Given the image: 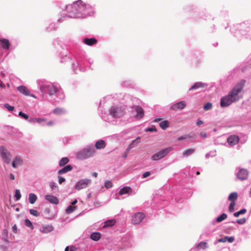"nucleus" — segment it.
I'll return each mask as SVG.
<instances>
[{
    "mask_svg": "<svg viewBox=\"0 0 251 251\" xmlns=\"http://www.w3.org/2000/svg\"><path fill=\"white\" fill-rule=\"evenodd\" d=\"M246 81L245 80H241L238 83L234 88L229 93L228 95L234 100V101H237L239 98L238 94L243 89Z\"/></svg>",
    "mask_w": 251,
    "mask_h": 251,
    "instance_id": "1",
    "label": "nucleus"
},
{
    "mask_svg": "<svg viewBox=\"0 0 251 251\" xmlns=\"http://www.w3.org/2000/svg\"><path fill=\"white\" fill-rule=\"evenodd\" d=\"M125 108L122 106H112L109 109L110 115L115 118H119L125 115Z\"/></svg>",
    "mask_w": 251,
    "mask_h": 251,
    "instance_id": "2",
    "label": "nucleus"
},
{
    "mask_svg": "<svg viewBox=\"0 0 251 251\" xmlns=\"http://www.w3.org/2000/svg\"><path fill=\"white\" fill-rule=\"evenodd\" d=\"M95 153V150L93 147H90L79 152L77 157L79 159H85L92 156Z\"/></svg>",
    "mask_w": 251,
    "mask_h": 251,
    "instance_id": "3",
    "label": "nucleus"
},
{
    "mask_svg": "<svg viewBox=\"0 0 251 251\" xmlns=\"http://www.w3.org/2000/svg\"><path fill=\"white\" fill-rule=\"evenodd\" d=\"M0 156L6 163L9 164L10 163L11 153L3 146L0 147Z\"/></svg>",
    "mask_w": 251,
    "mask_h": 251,
    "instance_id": "4",
    "label": "nucleus"
},
{
    "mask_svg": "<svg viewBox=\"0 0 251 251\" xmlns=\"http://www.w3.org/2000/svg\"><path fill=\"white\" fill-rule=\"evenodd\" d=\"M172 150L173 148L172 147L164 149L153 154L151 156V159L152 160H158L166 156Z\"/></svg>",
    "mask_w": 251,
    "mask_h": 251,
    "instance_id": "5",
    "label": "nucleus"
},
{
    "mask_svg": "<svg viewBox=\"0 0 251 251\" xmlns=\"http://www.w3.org/2000/svg\"><path fill=\"white\" fill-rule=\"evenodd\" d=\"M40 89L43 93L48 91L50 96L55 94L57 92L56 87L53 85H42Z\"/></svg>",
    "mask_w": 251,
    "mask_h": 251,
    "instance_id": "6",
    "label": "nucleus"
},
{
    "mask_svg": "<svg viewBox=\"0 0 251 251\" xmlns=\"http://www.w3.org/2000/svg\"><path fill=\"white\" fill-rule=\"evenodd\" d=\"M91 182L89 179H83L78 181L75 186V189L80 190L85 188Z\"/></svg>",
    "mask_w": 251,
    "mask_h": 251,
    "instance_id": "7",
    "label": "nucleus"
},
{
    "mask_svg": "<svg viewBox=\"0 0 251 251\" xmlns=\"http://www.w3.org/2000/svg\"><path fill=\"white\" fill-rule=\"evenodd\" d=\"M145 215L142 212L135 213L132 219V223L136 225L140 223L145 218Z\"/></svg>",
    "mask_w": 251,
    "mask_h": 251,
    "instance_id": "8",
    "label": "nucleus"
},
{
    "mask_svg": "<svg viewBox=\"0 0 251 251\" xmlns=\"http://www.w3.org/2000/svg\"><path fill=\"white\" fill-rule=\"evenodd\" d=\"M233 102H234V100L228 95L221 99L220 104L222 107H227Z\"/></svg>",
    "mask_w": 251,
    "mask_h": 251,
    "instance_id": "9",
    "label": "nucleus"
},
{
    "mask_svg": "<svg viewBox=\"0 0 251 251\" xmlns=\"http://www.w3.org/2000/svg\"><path fill=\"white\" fill-rule=\"evenodd\" d=\"M239 137L236 135H232L228 137L227 142L230 146H233L239 141Z\"/></svg>",
    "mask_w": 251,
    "mask_h": 251,
    "instance_id": "10",
    "label": "nucleus"
},
{
    "mask_svg": "<svg viewBox=\"0 0 251 251\" xmlns=\"http://www.w3.org/2000/svg\"><path fill=\"white\" fill-rule=\"evenodd\" d=\"M17 90L22 94L26 96H31L36 98L34 95L31 94L29 90L25 86H20L17 87Z\"/></svg>",
    "mask_w": 251,
    "mask_h": 251,
    "instance_id": "11",
    "label": "nucleus"
},
{
    "mask_svg": "<svg viewBox=\"0 0 251 251\" xmlns=\"http://www.w3.org/2000/svg\"><path fill=\"white\" fill-rule=\"evenodd\" d=\"M186 104L185 101H181L172 105L171 109L173 110L177 111L184 109L186 107Z\"/></svg>",
    "mask_w": 251,
    "mask_h": 251,
    "instance_id": "12",
    "label": "nucleus"
},
{
    "mask_svg": "<svg viewBox=\"0 0 251 251\" xmlns=\"http://www.w3.org/2000/svg\"><path fill=\"white\" fill-rule=\"evenodd\" d=\"M248 175L249 173L247 170L241 169L237 173V176L238 178L240 180H244L248 178Z\"/></svg>",
    "mask_w": 251,
    "mask_h": 251,
    "instance_id": "13",
    "label": "nucleus"
},
{
    "mask_svg": "<svg viewBox=\"0 0 251 251\" xmlns=\"http://www.w3.org/2000/svg\"><path fill=\"white\" fill-rule=\"evenodd\" d=\"M132 109H135L137 114L135 117L137 119H140L144 116V111L143 109L140 106H133L132 107Z\"/></svg>",
    "mask_w": 251,
    "mask_h": 251,
    "instance_id": "14",
    "label": "nucleus"
},
{
    "mask_svg": "<svg viewBox=\"0 0 251 251\" xmlns=\"http://www.w3.org/2000/svg\"><path fill=\"white\" fill-rule=\"evenodd\" d=\"M45 199L46 201L52 204H57L59 203L58 199L55 196L52 195H47L45 196Z\"/></svg>",
    "mask_w": 251,
    "mask_h": 251,
    "instance_id": "15",
    "label": "nucleus"
},
{
    "mask_svg": "<svg viewBox=\"0 0 251 251\" xmlns=\"http://www.w3.org/2000/svg\"><path fill=\"white\" fill-rule=\"evenodd\" d=\"M207 86L206 83L201 82H197L195 83L192 87L189 89V91L197 90L199 88H204Z\"/></svg>",
    "mask_w": 251,
    "mask_h": 251,
    "instance_id": "16",
    "label": "nucleus"
},
{
    "mask_svg": "<svg viewBox=\"0 0 251 251\" xmlns=\"http://www.w3.org/2000/svg\"><path fill=\"white\" fill-rule=\"evenodd\" d=\"M22 159L19 156H17L15 157L12 165L13 168H17L18 166L21 165L23 164Z\"/></svg>",
    "mask_w": 251,
    "mask_h": 251,
    "instance_id": "17",
    "label": "nucleus"
},
{
    "mask_svg": "<svg viewBox=\"0 0 251 251\" xmlns=\"http://www.w3.org/2000/svg\"><path fill=\"white\" fill-rule=\"evenodd\" d=\"M0 44L3 49L8 50L10 47L9 40L6 39H0Z\"/></svg>",
    "mask_w": 251,
    "mask_h": 251,
    "instance_id": "18",
    "label": "nucleus"
},
{
    "mask_svg": "<svg viewBox=\"0 0 251 251\" xmlns=\"http://www.w3.org/2000/svg\"><path fill=\"white\" fill-rule=\"evenodd\" d=\"M140 142V137H138L135 140H133L132 142L129 144V145L127 147V151H130V150L134 147L136 145L139 144Z\"/></svg>",
    "mask_w": 251,
    "mask_h": 251,
    "instance_id": "19",
    "label": "nucleus"
},
{
    "mask_svg": "<svg viewBox=\"0 0 251 251\" xmlns=\"http://www.w3.org/2000/svg\"><path fill=\"white\" fill-rule=\"evenodd\" d=\"M53 230V227L51 226L47 225L43 226L40 229V231L43 233H47Z\"/></svg>",
    "mask_w": 251,
    "mask_h": 251,
    "instance_id": "20",
    "label": "nucleus"
},
{
    "mask_svg": "<svg viewBox=\"0 0 251 251\" xmlns=\"http://www.w3.org/2000/svg\"><path fill=\"white\" fill-rule=\"evenodd\" d=\"M106 146V144L104 141L100 140L96 142L95 144V147L97 149H104Z\"/></svg>",
    "mask_w": 251,
    "mask_h": 251,
    "instance_id": "21",
    "label": "nucleus"
},
{
    "mask_svg": "<svg viewBox=\"0 0 251 251\" xmlns=\"http://www.w3.org/2000/svg\"><path fill=\"white\" fill-rule=\"evenodd\" d=\"M72 169H73L72 166L70 165H67L65 167H64L62 169L59 170L58 172V174H65V173H66L68 172L72 171Z\"/></svg>",
    "mask_w": 251,
    "mask_h": 251,
    "instance_id": "22",
    "label": "nucleus"
},
{
    "mask_svg": "<svg viewBox=\"0 0 251 251\" xmlns=\"http://www.w3.org/2000/svg\"><path fill=\"white\" fill-rule=\"evenodd\" d=\"M84 43L89 46L93 45L97 43V40L95 38L86 39Z\"/></svg>",
    "mask_w": 251,
    "mask_h": 251,
    "instance_id": "23",
    "label": "nucleus"
},
{
    "mask_svg": "<svg viewBox=\"0 0 251 251\" xmlns=\"http://www.w3.org/2000/svg\"><path fill=\"white\" fill-rule=\"evenodd\" d=\"M100 237L101 234L99 232H94L91 235V238L94 241H97Z\"/></svg>",
    "mask_w": 251,
    "mask_h": 251,
    "instance_id": "24",
    "label": "nucleus"
},
{
    "mask_svg": "<svg viewBox=\"0 0 251 251\" xmlns=\"http://www.w3.org/2000/svg\"><path fill=\"white\" fill-rule=\"evenodd\" d=\"M238 195L236 192L231 193L228 196V200L230 201L231 202L235 201L237 199Z\"/></svg>",
    "mask_w": 251,
    "mask_h": 251,
    "instance_id": "25",
    "label": "nucleus"
},
{
    "mask_svg": "<svg viewBox=\"0 0 251 251\" xmlns=\"http://www.w3.org/2000/svg\"><path fill=\"white\" fill-rule=\"evenodd\" d=\"M37 199V196L33 193L29 194V201L31 204H34Z\"/></svg>",
    "mask_w": 251,
    "mask_h": 251,
    "instance_id": "26",
    "label": "nucleus"
},
{
    "mask_svg": "<svg viewBox=\"0 0 251 251\" xmlns=\"http://www.w3.org/2000/svg\"><path fill=\"white\" fill-rule=\"evenodd\" d=\"M195 152V150L193 149H188L186 150H185L183 153V156L184 157H187L189 156V155Z\"/></svg>",
    "mask_w": 251,
    "mask_h": 251,
    "instance_id": "27",
    "label": "nucleus"
},
{
    "mask_svg": "<svg viewBox=\"0 0 251 251\" xmlns=\"http://www.w3.org/2000/svg\"><path fill=\"white\" fill-rule=\"evenodd\" d=\"M116 223V221L114 220H108L104 222L103 227L105 228L109 226H114Z\"/></svg>",
    "mask_w": 251,
    "mask_h": 251,
    "instance_id": "28",
    "label": "nucleus"
},
{
    "mask_svg": "<svg viewBox=\"0 0 251 251\" xmlns=\"http://www.w3.org/2000/svg\"><path fill=\"white\" fill-rule=\"evenodd\" d=\"M159 126L162 129L164 130L169 126V123L167 120L163 121L160 123Z\"/></svg>",
    "mask_w": 251,
    "mask_h": 251,
    "instance_id": "29",
    "label": "nucleus"
},
{
    "mask_svg": "<svg viewBox=\"0 0 251 251\" xmlns=\"http://www.w3.org/2000/svg\"><path fill=\"white\" fill-rule=\"evenodd\" d=\"M131 188L129 187H124L120 190L119 191V195H123L124 194H127L130 191H131Z\"/></svg>",
    "mask_w": 251,
    "mask_h": 251,
    "instance_id": "30",
    "label": "nucleus"
},
{
    "mask_svg": "<svg viewBox=\"0 0 251 251\" xmlns=\"http://www.w3.org/2000/svg\"><path fill=\"white\" fill-rule=\"evenodd\" d=\"M53 113L56 115H61L65 113V110L63 108L57 107L54 109Z\"/></svg>",
    "mask_w": 251,
    "mask_h": 251,
    "instance_id": "31",
    "label": "nucleus"
},
{
    "mask_svg": "<svg viewBox=\"0 0 251 251\" xmlns=\"http://www.w3.org/2000/svg\"><path fill=\"white\" fill-rule=\"evenodd\" d=\"M207 243L205 242H201L199 243L197 246L196 247V249H205L207 248Z\"/></svg>",
    "mask_w": 251,
    "mask_h": 251,
    "instance_id": "32",
    "label": "nucleus"
},
{
    "mask_svg": "<svg viewBox=\"0 0 251 251\" xmlns=\"http://www.w3.org/2000/svg\"><path fill=\"white\" fill-rule=\"evenodd\" d=\"M69 161L68 157H63L59 161V165L60 166H63L67 164Z\"/></svg>",
    "mask_w": 251,
    "mask_h": 251,
    "instance_id": "33",
    "label": "nucleus"
},
{
    "mask_svg": "<svg viewBox=\"0 0 251 251\" xmlns=\"http://www.w3.org/2000/svg\"><path fill=\"white\" fill-rule=\"evenodd\" d=\"M227 218V215L225 213H223L219 216L216 219V222L217 223H220Z\"/></svg>",
    "mask_w": 251,
    "mask_h": 251,
    "instance_id": "34",
    "label": "nucleus"
},
{
    "mask_svg": "<svg viewBox=\"0 0 251 251\" xmlns=\"http://www.w3.org/2000/svg\"><path fill=\"white\" fill-rule=\"evenodd\" d=\"M77 207L75 206H72L70 205L66 210V212L67 214H70L73 212L74 211L76 210Z\"/></svg>",
    "mask_w": 251,
    "mask_h": 251,
    "instance_id": "35",
    "label": "nucleus"
},
{
    "mask_svg": "<svg viewBox=\"0 0 251 251\" xmlns=\"http://www.w3.org/2000/svg\"><path fill=\"white\" fill-rule=\"evenodd\" d=\"M25 224L26 226L30 227L31 229L34 228L32 222L28 219L25 220Z\"/></svg>",
    "mask_w": 251,
    "mask_h": 251,
    "instance_id": "36",
    "label": "nucleus"
},
{
    "mask_svg": "<svg viewBox=\"0 0 251 251\" xmlns=\"http://www.w3.org/2000/svg\"><path fill=\"white\" fill-rule=\"evenodd\" d=\"M29 213L30 214L35 216L39 217L40 216V213L38 212L37 210H34L33 209H31L29 210Z\"/></svg>",
    "mask_w": 251,
    "mask_h": 251,
    "instance_id": "37",
    "label": "nucleus"
},
{
    "mask_svg": "<svg viewBox=\"0 0 251 251\" xmlns=\"http://www.w3.org/2000/svg\"><path fill=\"white\" fill-rule=\"evenodd\" d=\"M235 205V201L231 202L230 203L228 210L230 212H232L234 210V206Z\"/></svg>",
    "mask_w": 251,
    "mask_h": 251,
    "instance_id": "38",
    "label": "nucleus"
},
{
    "mask_svg": "<svg viewBox=\"0 0 251 251\" xmlns=\"http://www.w3.org/2000/svg\"><path fill=\"white\" fill-rule=\"evenodd\" d=\"M14 196L16 198L17 201H18L20 199L21 195L19 190H16L15 191V194Z\"/></svg>",
    "mask_w": 251,
    "mask_h": 251,
    "instance_id": "39",
    "label": "nucleus"
},
{
    "mask_svg": "<svg viewBox=\"0 0 251 251\" xmlns=\"http://www.w3.org/2000/svg\"><path fill=\"white\" fill-rule=\"evenodd\" d=\"M104 185L106 188L108 189L112 186V183L110 180H107L105 181Z\"/></svg>",
    "mask_w": 251,
    "mask_h": 251,
    "instance_id": "40",
    "label": "nucleus"
},
{
    "mask_svg": "<svg viewBox=\"0 0 251 251\" xmlns=\"http://www.w3.org/2000/svg\"><path fill=\"white\" fill-rule=\"evenodd\" d=\"M212 107V104L210 102H208L204 105V109L205 110H210Z\"/></svg>",
    "mask_w": 251,
    "mask_h": 251,
    "instance_id": "41",
    "label": "nucleus"
},
{
    "mask_svg": "<svg viewBox=\"0 0 251 251\" xmlns=\"http://www.w3.org/2000/svg\"><path fill=\"white\" fill-rule=\"evenodd\" d=\"M5 108H6L8 111H12L14 109V107L13 106L10 105L8 103H6L4 105Z\"/></svg>",
    "mask_w": 251,
    "mask_h": 251,
    "instance_id": "42",
    "label": "nucleus"
},
{
    "mask_svg": "<svg viewBox=\"0 0 251 251\" xmlns=\"http://www.w3.org/2000/svg\"><path fill=\"white\" fill-rule=\"evenodd\" d=\"M19 115L21 117H22V118H24L25 119V120H27L28 118V116L25 113H24L23 112H22V111H20L19 113Z\"/></svg>",
    "mask_w": 251,
    "mask_h": 251,
    "instance_id": "43",
    "label": "nucleus"
},
{
    "mask_svg": "<svg viewBox=\"0 0 251 251\" xmlns=\"http://www.w3.org/2000/svg\"><path fill=\"white\" fill-rule=\"evenodd\" d=\"M246 221V219L244 218L238 219L237 220V223L239 224L242 225V224H244V223H245Z\"/></svg>",
    "mask_w": 251,
    "mask_h": 251,
    "instance_id": "44",
    "label": "nucleus"
},
{
    "mask_svg": "<svg viewBox=\"0 0 251 251\" xmlns=\"http://www.w3.org/2000/svg\"><path fill=\"white\" fill-rule=\"evenodd\" d=\"M157 131V130L155 126H152L151 127L146 128L145 129V131H146V132H148V131L152 132V131Z\"/></svg>",
    "mask_w": 251,
    "mask_h": 251,
    "instance_id": "45",
    "label": "nucleus"
},
{
    "mask_svg": "<svg viewBox=\"0 0 251 251\" xmlns=\"http://www.w3.org/2000/svg\"><path fill=\"white\" fill-rule=\"evenodd\" d=\"M225 239H226V241H227L230 243L233 242L234 240V238L233 237L226 236Z\"/></svg>",
    "mask_w": 251,
    "mask_h": 251,
    "instance_id": "46",
    "label": "nucleus"
},
{
    "mask_svg": "<svg viewBox=\"0 0 251 251\" xmlns=\"http://www.w3.org/2000/svg\"><path fill=\"white\" fill-rule=\"evenodd\" d=\"M190 136L188 135H184V136H181L180 137H179V138H178L177 140L178 141H181V140H184V139H186L188 138H189Z\"/></svg>",
    "mask_w": 251,
    "mask_h": 251,
    "instance_id": "47",
    "label": "nucleus"
},
{
    "mask_svg": "<svg viewBox=\"0 0 251 251\" xmlns=\"http://www.w3.org/2000/svg\"><path fill=\"white\" fill-rule=\"evenodd\" d=\"M65 181V179L61 176H58V182L59 184H62Z\"/></svg>",
    "mask_w": 251,
    "mask_h": 251,
    "instance_id": "48",
    "label": "nucleus"
},
{
    "mask_svg": "<svg viewBox=\"0 0 251 251\" xmlns=\"http://www.w3.org/2000/svg\"><path fill=\"white\" fill-rule=\"evenodd\" d=\"M151 175V173L150 172H145V173L143 174V178H146L147 177H148L149 176H150Z\"/></svg>",
    "mask_w": 251,
    "mask_h": 251,
    "instance_id": "49",
    "label": "nucleus"
},
{
    "mask_svg": "<svg viewBox=\"0 0 251 251\" xmlns=\"http://www.w3.org/2000/svg\"><path fill=\"white\" fill-rule=\"evenodd\" d=\"M35 121L38 123H41L42 122H46V120L44 119H42V118H38V119H35Z\"/></svg>",
    "mask_w": 251,
    "mask_h": 251,
    "instance_id": "50",
    "label": "nucleus"
},
{
    "mask_svg": "<svg viewBox=\"0 0 251 251\" xmlns=\"http://www.w3.org/2000/svg\"><path fill=\"white\" fill-rule=\"evenodd\" d=\"M129 151H127V148L126 151L125 152V153L123 154V157L124 158H126L127 157Z\"/></svg>",
    "mask_w": 251,
    "mask_h": 251,
    "instance_id": "51",
    "label": "nucleus"
},
{
    "mask_svg": "<svg viewBox=\"0 0 251 251\" xmlns=\"http://www.w3.org/2000/svg\"><path fill=\"white\" fill-rule=\"evenodd\" d=\"M246 211H247V210L246 209H241L240 211H238V212L239 213V215H241V214H245L246 212Z\"/></svg>",
    "mask_w": 251,
    "mask_h": 251,
    "instance_id": "52",
    "label": "nucleus"
},
{
    "mask_svg": "<svg viewBox=\"0 0 251 251\" xmlns=\"http://www.w3.org/2000/svg\"><path fill=\"white\" fill-rule=\"evenodd\" d=\"M203 124V122L200 119H198L197 122V125L198 126H200V125H202Z\"/></svg>",
    "mask_w": 251,
    "mask_h": 251,
    "instance_id": "53",
    "label": "nucleus"
},
{
    "mask_svg": "<svg viewBox=\"0 0 251 251\" xmlns=\"http://www.w3.org/2000/svg\"><path fill=\"white\" fill-rule=\"evenodd\" d=\"M50 186L52 189L54 188H56L57 187L56 183L54 182H51L50 184Z\"/></svg>",
    "mask_w": 251,
    "mask_h": 251,
    "instance_id": "54",
    "label": "nucleus"
},
{
    "mask_svg": "<svg viewBox=\"0 0 251 251\" xmlns=\"http://www.w3.org/2000/svg\"><path fill=\"white\" fill-rule=\"evenodd\" d=\"M201 136L203 138H206L207 137V134L205 132H201L200 134Z\"/></svg>",
    "mask_w": 251,
    "mask_h": 251,
    "instance_id": "55",
    "label": "nucleus"
},
{
    "mask_svg": "<svg viewBox=\"0 0 251 251\" xmlns=\"http://www.w3.org/2000/svg\"><path fill=\"white\" fill-rule=\"evenodd\" d=\"M12 230L13 231L15 232V233H16L17 232V226L16 225H14L12 227Z\"/></svg>",
    "mask_w": 251,
    "mask_h": 251,
    "instance_id": "56",
    "label": "nucleus"
},
{
    "mask_svg": "<svg viewBox=\"0 0 251 251\" xmlns=\"http://www.w3.org/2000/svg\"><path fill=\"white\" fill-rule=\"evenodd\" d=\"M219 242H226V239H225V237L224 238H221L219 239Z\"/></svg>",
    "mask_w": 251,
    "mask_h": 251,
    "instance_id": "57",
    "label": "nucleus"
},
{
    "mask_svg": "<svg viewBox=\"0 0 251 251\" xmlns=\"http://www.w3.org/2000/svg\"><path fill=\"white\" fill-rule=\"evenodd\" d=\"M10 178L12 180H14L15 179L14 176L13 174H10L9 175Z\"/></svg>",
    "mask_w": 251,
    "mask_h": 251,
    "instance_id": "58",
    "label": "nucleus"
},
{
    "mask_svg": "<svg viewBox=\"0 0 251 251\" xmlns=\"http://www.w3.org/2000/svg\"><path fill=\"white\" fill-rule=\"evenodd\" d=\"M53 125V122L52 121H50L47 123V125L50 126Z\"/></svg>",
    "mask_w": 251,
    "mask_h": 251,
    "instance_id": "59",
    "label": "nucleus"
},
{
    "mask_svg": "<svg viewBox=\"0 0 251 251\" xmlns=\"http://www.w3.org/2000/svg\"><path fill=\"white\" fill-rule=\"evenodd\" d=\"M240 215L239 214V213L238 212H235L234 213V216L236 217H237L239 216Z\"/></svg>",
    "mask_w": 251,
    "mask_h": 251,
    "instance_id": "60",
    "label": "nucleus"
},
{
    "mask_svg": "<svg viewBox=\"0 0 251 251\" xmlns=\"http://www.w3.org/2000/svg\"><path fill=\"white\" fill-rule=\"evenodd\" d=\"M93 176L95 177H97L98 176V173H93Z\"/></svg>",
    "mask_w": 251,
    "mask_h": 251,
    "instance_id": "61",
    "label": "nucleus"
},
{
    "mask_svg": "<svg viewBox=\"0 0 251 251\" xmlns=\"http://www.w3.org/2000/svg\"><path fill=\"white\" fill-rule=\"evenodd\" d=\"M77 201L76 200H75L74 201H73L72 202V205H75V204L76 203H77Z\"/></svg>",
    "mask_w": 251,
    "mask_h": 251,
    "instance_id": "62",
    "label": "nucleus"
},
{
    "mask_svg": "<svg viewBox=\"0 0 251 251\" xmlns=\"http://www.w3.org/2000/svg\"><path fill=\"white\" fill-rule=\"evenodd\" d=\"M161 119H155L154 120V122H159L160 121H161Z\"/></svg>",
    "mask_w": 251,
    "mask_h": 251,
    "instance_id": "63",
    "label": "nucleus"
},
{
    "mask_svg": "<svg viewBox=\"0 0 251 251\" xmlns=\"http://www.w3.org/2000/svg\"><path fill=\"white\" fill-rule=\"evenodd\" d=\"M0 75L1 76V77H4L5 76V75L4 74V73L3 72H1L0 73Z\"/></svg>",
    "mask_w": 251,
    "mask_h": 251,
    "instance_id": "64",
    "label": "nucleus"
}]
</instances>
